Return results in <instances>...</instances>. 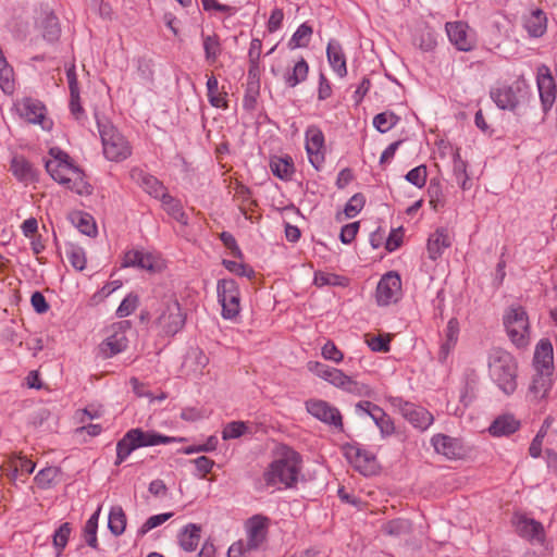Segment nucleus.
Here are the masks:
<instances>
[{
  "label": "nucleus",
  "mask_w": 557,
  "mask_h": 557,
  "mask_svg": "<svg viewBox=\"0 0 557 557\" xmlns=\"http://www.w3.org/2000/svg\"><path fill=\"white\" fill-rule=\"evenodd\" d=\"M301 470V457L293 448L280 445L274 450V458L263 472L267 487H294Z\"/></svg>",
  "instance_id": "nucleus-1"
},
{
  "label": "nucleus",
  "mask_w": 557,
  "mask_h": 557,
  "mask_svg": "<svg viewBox=\"0 0 557 557\" xmlns=\"http://www.w3.org/2000/svg\"><path fill=\"white\" fill-rule=\"evenodd\" d=\"M49 154L51 158L46 161L45 166L55 182L78 195L91 194L92 188L85 180L83 171L71 162L67 153L59 148H51Z\"/></svg>",
  "instance_id": "nucleus-2"
},
{
  "label": "nucleus",
  "mask_w": 557,
  "mask_h": 557,
  "mask_svg": "<svg viewBox=\"0 0 557 557\" xmlns=\"http://www.w3.org/2000/svg\"><path fill=\"white\" fill-rule=\"evenodd\" d=\"M488 373L492 381L506 394L517 389V363L508 351L493 348L488 354Z\"/></svg>",
  "instance_id": "nucleus-3"
},
{
  "label": "nucleus",
  "mask_w": 557,
  "mask_h": 557,
  "mask_svg": "<svg viewBox=\"0 0 557 557\" xmlns=\"http://www.w3.org/2000/svg\"><path fill=\"white\" fill-rule=\"evenodd\" d=\"M98 129L106 159L121 162L132 154L128 140L111 123L98 121Z\"/></svg>",
  "instance_id": "nucleus-4"
},
{
  "label": "nucleus",
  "mask_w": 557,
  "mask_h": 557,
  "mask_svg": "<svg viewBox=\"0 0 557 557\" xmlns=\"http://www.w3.org/2000/svg\"><path fill=\"white\" fill-rule=\"evenodd\" d=\"M504 326L511 343L524 348L530 343V322L527 311L521 306L509 307L503 318Z\"/></svg>",
  "instance_id": "nucleus-5"
},
{
  "label": "nucleus",
  "mask_w": 557,
  "mask_h": 557,
  "mask_svg": "<svg viewBox=\"0 0 557 557\" xmlns=\"http://www.w3.org/2000/svg\"><path fill=\"white\" fill-rule=\"evenodd\" d=\"M186 315L177 299L165 301L159 309V315L156 319V325L165 336H174L185 325Z\"/></svg>",
  "instance_id": "nucleus-6"
},
{
  "label": "nucleus",
  "mask_w": 557,
  "mask_h": 557,
  "mask_svg": "<svg viewBox=\"0 0 557 557\" xmlns=\"http://www.w3.org/2000/svg\"><path fill=\"white\" fill-rule=\"evenodd\" d=\"M388 403L397 410L413 428L425 431L434 421L433 414L425 408L405 400L398 396H388Z\"/></svg>",
  "instance_id": "nucleus-7"
},
{
  "label": "nucleus",
  "mask_w": 557,
  "mask_h": 557,
  "mask_svg": "<svg viewBox=\"0 0 557 557\" xmlns=\"http://www.w3.org/2000/svg\"><path fill=\"white\" fill-rule=\"evenodd\" d=\"M218 299L222 307V317L232 320L239 314V289L232 278H223L218 282Z\"/></svg>",
  "instance_id": "nucleus-8"
},
{
  "label": "nucleus",
  "mask_w": 557,
  "mask_h": 557,
  "mask_svg": "<svg viewBox=\"0 0 557 557\" xmlns=\"http://www.w3.org/2000/svg\"><path fill=\"white\" fill-rule=\"evenodd\" d=\"M401 297V280L396 272L384 274L377 283L375 298L379 306L397 302Z\"/></svg>",
  "instance_id": "nucleus-9"
},
{
  "label": "nucleus",
  "mask_w": 557,
  "mask_h": 557,
  "mask_svg": "<svg viewBox=\"0 0 557 557\" xmlns=\"http://www.w3.org/2000/svg\"><path fill=\"white\" fill-rule=\"evenodd\" d=\"M445 29L449 41L460 51H471L476 45L475 32L465 22H447Z\"/></svg>",
  "instance_id": "nucleus-10"
},
{
  "label": "nucleus",
  "mask_w": 557,
  "mask_h": 557,
  "mask_svg": "<svg viewBox=\"0 0 557 557\" xmlns=\"http://www.w3.org/2000/svg\"><path fill=\"white\" fill-rule=\"evenodd\" d=\"M123 267H138L148 271L158 272L161 271L165 264L164 260L154 251L141 249V250H128L123 258Z\"/></svg>",
  "instance_id": "nucleus-11"
},
{
  "label": "nucleus",
  "mask_w": 557,
  "mask_h": 557,
  "mask_svg": "<svg viewBox=\"0 0 557 557\" xmlns=\"http://www.w3.org/2000/svg\"><path fill=\"white\" fill-rule=\"evenodd\" d=\"M16 110L25 121L39 124L44 129L51 127V122L46 117V107L41 101L33 98H24L16 104Z\"/></svg>",
  "instance_id": "nucleus-12"
},
{
  "label": "nucleus",
  "mask_w": 557,
  "mask_h": 557,
  "mask_svg": "<svg viewBox=\"0 0 557 557\" xmlns=\"http://www.w3.org/2000/svg\"><path fill=\"white\" fill-rule=\"evenodd\" d=\"M346 459L363 475H370L375 470V456L358 444L344 447Z\"/></svg>",
  "instance_id": "nucleus-13"
},
{
  "label": "nucleus",
  "mask_w": 557,
  "mask_h": 557,
  "mask_svg": "<svg viewBox=\"0 0 557 557\" xmlns=\"http://www.w3.org/2000/svg\"><path fill=\"white\" fill-rule=\"evenodd\" d=\"M306 151L312 166L320 170L324 163V135L317 126H310L306 131Z\"/></svg>",
  "instance_id": "nucleus-14"
},
{
  "label": "nucleus",
  "mask_w": 557,
  "mask_h": 557,
  "mask_svg": "<svg viewBox=\"0 0 557 557\" xmlns=\"http://www.w3.org/2000/svg\"><path fill=\"white\" fill-rule=\"evenodd\" d=\"M307 411L318 420L332 426L342 429L343 420L339 410L321 399H310L306 401Z\"/></svg>",
  "instance_id": "nucleus-15"
},
{
  "label": "nucleus",
  "mask_w": 557,
  "mask_h": 557,
  "mask_svg": "<svg viewBox=\"0 0 557 557\" xmlns=\"http://www.w3.org/2000/svg\"><path fill=\"white\" fill-rule=\"evenodd\" d=\"M356 411L366 413L374 421L383 436H388L395 432V425L391 417L377 405L371 401H359L356 405Z\"/></svg>",
  "instance_id": "nucleus-16"
},
{
  "label": "nucleus",
  "mask_w": 557,
  "mask_h": 557,
  "mask_svg": "<svg viewBox=\"0 0 557 557\" xmlns=\"http://www.w3.org/2000/svg\"><path fill=\"white\" fill-rule=\"evenodd\" d=\"M431 444L437 454L447 459H459L466 455V448L461 441L446 434H435L431 438Z\"/></svg>",
  "instance_id": "nucleus-17"
},
{
  "label": "nucleus",
  "mask_w": 557,
  "mask_h": 557,
  "mask_svg": "<svg viewBox=\"0 0 557 557\" xmlns=\"http://www.w3.org/2000/svg\"><path fill=\"white\" fill-rule=\"evenodd\" d=\"M553 387V373L536 372L530 382L527 399L532 404L546 400Z\"/></svg>",
  "instance_id": "nucleus-18"
},
{
  "label": "nucleus",
  "mask_w": 557,
  "mask_h": 557,
  "mask_svg": "<svg viewBox=\"0 0 557 557\" xmlns=\"http://www.w3.org/2000/svg\"><path fill=\"white\" fill-rule=\"evenodd\" d=\"M127 434L131 435L137 448L185 441L183 437L166 436L154 431H144L140 428L131 429L127 431Z\"/></svg>",
  "instance_id": "nucleus-19"
},
{
  "label": "nucleus",
  "mask_w": 557,
  "mask_h": 557,
  "mask_svg": "<svg viewBox=\"0 0 557 557\" xmlns=\"http://www.w3.org/2000/svg\"><path fill=\"white\" fill-rule=\"evenodd\" d=\"M537 88L543 110L548 111L556 99V85L547 66H542L537 74Z\"/></svg>",
  "instance_id": "nucleus-20"
},
{
  "label": "nucleus",
  "mask_w": 557,
  "mask_h": 557,
  "mask_svg": "<svg viewBox=\"0 0 557 557\" xmlns=\"http://www.w3.org/2000/svg\"><path fill=\"white\" fill-rule=\"evenodd\" d=\"M533 366L535 372L553 373L554 349L548 338H542L535 346Z\"/></svg>",
  "instance_id": "nucleus-21"
},
{
  "label": "nucleus",
  "mask_w": 557,
  "mask_h": 557,
  "mask_svg": "<svg viewBox=\"0 0 557 557\" xmlns=\"http://www.w3.org/2000/svg\"><path fill=\"white\" fill-rule=\"evenodd\" d=\"M132 180L137 183L147 194L156 199H161L165 195V186L154 176L135 168L131 171Z\"/></svg>",
  "instance_id": "nucleus-22"
},
{
  "label": "nucleus",
  "mask_w": 557,
  "mask_h": 557,
  "mask_svg": "<svg viewBox=\"0 0 557 557\" xmlns=\"http://www.w3.org/2000/svg\"><path fill=\"white\" fill-rule=\"evenodd\" d=\"M517 533L530 541H537L542 543L545 537V532L542 523L528 518L525 516H516L513 520Z\"/></svg>",
  "instance_id": "nucleus-23"
},
{
  "label": "nucleus",
  "mask_w": 557,
  "mask_h": 557,
  "mask_svg": "<svg viewBox=\"0 0 557 557\" xmlns=\"http://www.w3.org/2000/svg\"><path fill=\"white\" fill-rule=\"evenodd\" d=\"M267 537V519L261 516H253L247 523V542L248 550L258 549Z\"/></svg>",
  "instance_id": "nucleus-24"
},
{
  "label": "nucleus",
  "mask_w": 557,
  "mask_h": 557,
  "mask_svg": "<svg viewBox=\"0 0 557 557\" xmlns=\"http://www.w3.org/2000/svg\"><path fill=\"white\" fill-rule=\"evenodd\" d=\"M518 90V87L515 88L509 85H502L491 90V98L499 109L513 110L519 102Z\"/></svg>",
  "instance_id": "nucleus-25"
},
{
  "label": "nucleus",
  "mask_w": 557,
  "mask_h": 557,
  "mask_svg": "<svg viewBox=\"0 0 557 557\" xmlns=\"http://www.w3.org/2000/svg\"><path fill=\"white\" fill-rule=\"evenodd\" d=\"M327 61L333 71L339 76L347 75L346 57L337 40H330L326 47Z\"/></svg>",
  "instance_id": "nucleus-26"
},
{
  "label": "nucleus",
  "mask_w": 557,
  "mask_h": 557,
  "mask_svg": "<svg viewBox=\"0 0 557 557\" xmlns=\"http://www.w3.org/2000/svg\"><path fill=\"white\" fill-rule=\"evenodd\" d=\"M13 175L23 183H32L37 178V171L23 156H14L11 160Z\"/></svg>",
  "instance_id": "nucleus-27"
},
{
  "label": "nucleus",
  "mask_w": 557,
  "mask_h": 557,
  "mask_svg": "<svg viewBox=\"0 0 557 557\" xmlns=\"http://www.w3.org/2000/svg\"><path fill=\"white\" fill-rule=\"evenodd\" d=\"M308 369L314 373L317 376L325 380L332 385L339 387L343 385V380L345 379V373L336 368L329 367L321 362H309Z\"/></svg>",
  "instance_id": "nucleus-28"
},
{
  "label": "nucleus",
  "mask_w": 557,
  "mask_h": 557,
  "mask_svg": "<svg viewBox=\"0 0 557 557\" xmlns=\"http://www.w3.org/2000/svg\"><path fill=\"white\" fill-rule=\"evenodd\" d=\"M523 25L530 37H542L547 28L546 14L542 10L536 9L525 16Z\"/></svg>",
  "instance_id": "nucleus-29"
},
{
  "label": "nucleus",
  "mask_w": 557,
  "mask_h": 557,
  "mask_svg": "<svg viewBox=\"0 0 557 557\" xmlns=\"http://www.w3.org/2000/svg\"><path fill=\"white\" fill-rule=\"evenodd\" d=\"M520 428V422L512 414H503L497 417L488 428L493 436H507L515 433Z\"/></svg>",
  "instance_id": "nucleus-30"
},
{
  "label": "nucleus",
  "mask_w": 557,
  "mask_h": 557,
  "mask_svg": "<svg viewBox=\"0 0 557 557\" xmlns=\"http://www.w3.org/2000/svg\"><path fill=\"white\" fill-rule=\"evenodd\" d=\"M201 528L195 523L187 524L178 535L180 546L185 552L196 550L200 541Z\"/></svg>",
  "instance_id": "nucleus-31"
},
{
  "label": "nucleus",
  "mask_w": 557,
  "mask_h": 557,
  "mask_svg": "<svg viewBox=\"0 0 557 557\" xmlns=\"http://www.w3.org/2000/svg\"><path fill=\"white\" fill-rule=\"evenodd\" d=\"M127 338L124 332H116L110 335L100 346L101 352L106 358H110L122 352L127 347Z\"/></svg>",
  "instance_id": "nucleus-32"
},
{
  "label": "nucleus",
  "mask_w": 557,
  "mask_h": 557,
  "mask_svg": "<svg viewBox=\"0 0 557 557\" xmlns=\"http://www.w3.org/2000/svg\"><path fill=\"white\" fill-rule=\"evenodd\" d=\"M270 169L273 175L284 181H289L295 171L293 159L289 156L271 158Z\"/></svg>",
  "instance_id": "nucleus-33"
},
{
  "label": "nucleus",
  "mask_w": 557,
  "mask_h": 557,
  "mask_svg": "<svg viewBox=\"0 0 557 557\" xmlns=\"http://www.w3.org/2000/svg\"><path fill=\"white\" fill-rule=\"evenodd\" d=\"M207 96L209 103L214 108H227V92L220 89L219 82L214 75L208 77Z\"/></svg>",
  "instance_id": "nucleus-34"
},
{
  "label": "nucleus",
  "mask_w": 557,
  "mask_h": 557,
  "mask_svg": "<svg viewBox=\"0 0 557 557\" xmlns=\"http://www.w3.org/2000/svg\"><path fill=\"white\" fill-rule=\"evenodd\" d=\"M309 72V65L305 59H300L295 63L293 69L284 74V83L294 88L298 84L305 82L307 79Z\"/></svg>",
  "instance_id": "nucleus-35"
},
{
  "label": "nucleus",
  "mask_w": 557,
  "mask_h": 557,
  "mask_svg": "<svg viewBox=\"0 0 557 557\" xmlns=\"http://www.w3.org/2000/svg\"><path fill=\"white\" fill-rule=\"evenodd\" d=\"M162 203V208L166 211V213L172 216L174 220H176L180 223L186 224L187 218L183 210V206L181 201L174 197H172L170 194L163 195V197L160 199Z\"/></svg>",
  "instance_id": "nucleus-36"
},
{
  "label": "nucleus",
  "mask_w": 557,
  "mask_h": 557,
  "mask_svg": "<svg viewBox=\"0 0 557 557\" xmlns=\"http://www.w3.org/2000/svg\"><path fill=\"white\" fill-rule=\"evenodd\" d=\"M108 528L112 534L120 536L126 528V515L121 506H113L109 512Z\"/></svg>",
  "instance_id": "nucleus-37"
},
{
  "label": "nucleus",
  "mask_w": 557,
  "mask_h": 557,
  "mask_svg": "<svg viewBox=\"0 0 557 557\" xmlns=\"http://www.w3.org/2000/svg\"><path fill=\"white\" fill-rule=\"evenodd\" d=\"M40 29L44 39L48 42H55L61 34L58 17L53 14H47L40 23Z\"/></svg>",
  "instance_id": "nucleus-38"
},
{
  "label": "nucleus",
  "mask_w": 557,
  "mask_h": 557,
  "mask_svg": "<svg viewBox=\"0 0 557 557\" xmlns=\"http://www.w3.org/2000/svg\"><path fill=\"white\" fill-rule=\"evenodd\" d=\"M312 35V28L311 26L307 25L306 23L301 24L296 32L293 34L292 38L289 39L287 46L290 50L297 49V48H304L307 47L310 42V38Z\"/></svg>",
  "instance_id": "nucleus-39"
},
{
  "label": "nucleus",
  "mask_w": 557,
  "mask_h": 557,
  "mask_svg": "<svg viewBox=\"0 0 557 557\" xmlns=\"http://www.w3.org/2000/svg\"><path fill=\"white\" fill-rule=\"evenodd\" d=\"M101 507H99L87 520L84 527V537L86 543L92 547L98 548L97 529Z\"/></svg>",
  "instance_id": "nucleus-40"
},
{
  "label": "nucleus",
  "mask_w": 557,
  "mask_h": 557,
  "mask_svg": "<svg viewBox=\"0 0 557 557\" xmlns=\"http://www.w3.org/2000/svg\"><path fill=\"white\" fill-rule=\"evenodd\" d=\"M382 531L391 536H401L411 531V523L407 519L398 518L382 525Z\"/></svg>",
  "instance_id": "nucleus-41"
},
{
  "label": "nucleus",
  "mask_w": 557,
  "mask_h": 557,
  "mask_svg": "<svg viewBox=\"0 0 557 557\" xmlns=\"http://www.w3.org/2000/svg\"><path fill=\"white\" fill-rule=\"evenodd\" d=\"M313 284L318 287L323 286H347L348 280L344 276L332 274V273H325L322 271H317L314 273Z\"/></svg>",
  "instance_id": "nucleus-42"
},
{
  "label": "nucleus",
  "mask_w": 557,
  "mask_h": 557,
  "mask_svg": "<svg viewBox=\"0 0 557 557\" xmlns=\"http://www.w3.org/2000/svg\"><path fill=\"white\" fill-rule=\"evenodd\" d=\"M72 220L81 233L90 237L97 233L96 223L90 214L77 212Z\"/></svg>",
  "instance_id": "nucleus-43"
},
{
  "label": "nucleus",
  "mask_w": 557,
  "mask_h": 557,
  "mask_svg": "<svg viewBox=\"0 0 557 557\" xmlns=\"http://www.w3.org/2000/svg\"><path fill=\"white\" fill-rule=\"evenodd\" d=\"M399 122V117L391 112L385 111L382 113L376 114L373 117V126L380 132V133H386L389 129H392L397 123Z\"/></svg>",
  "instance_id": "nucleus-44"
},
{
  "label": "nucleus",
  "mask_w": 557,
  "mask_h": 557,
  "mask_svg": "<svg viewBox=\"0 0 557 557\" xmlns=\"http://www.w3.org/2000/svg\"><path fill=\"white\" fill-rule=\"evenodd\" d=\"M138 449L127 432L116 443V459L115 466H120L134 450Z\"/></svg>",
  "instance_id": "nucleus-45"
},
{
  "label": "nucleus",
  "mask_w": 557,
  "mask_h": 557,
  "mask_svg": "<svg viewBox=\"0 0 557 557\" xmlns=\"http://www.w3.org/2000/svg\"><path fill=\"white\" fill-rule=\"evenodd\" d=\"M65 255L69 262L76 271H83L86 268V252L82 246H70L66 249Z\"/></svg>",
  "instance_id": "nucleus-46"
},
{
  "label": "nucleus",
  "mask_w": 557,
  "mask_h": 557,
  "mask_svg": "<svg viewBox=\"0 0 557 557\" xmlns=\"http://www.w3.org/2000/svg\"><path fill=\"white\" fill-rule=\"evenodd\" d=\"M202 45L206 54V60L214 63L221 53V46L218 36H203Z\"/></svg>",
  "instance_id": "nucleus-47"
},
{
  "label": "nucleus",
  "mask_w": 557,
  "mask_h": 557,
  "mask_svg": "<svg viewBox=\"0 0 557 557\" xmlns=\"http://www.w3.org/2000/svg\"><path fill=\"white\" fill-rule=\"evenodd\" d=\"M446 342L441 346V358L445 359L451 349L455 346L458 337V323L456 320L451 319L448 321L447 330H446Z\"/></svg>",
  "instance_id": "nucleus-48"
},
{
  "label": "nucleus",
  "mask_w": 557,
  "mask_h": 557,
  "mask_svg": "<svg viewBox=\"0 0 557 557\" xmlns=\"http://www.w3.org/2000/svg\"><path fill=\"white\" fill-rule=\"evenodd\" d=\"M249 430V426L244 421H232L227 423L222 431V438L224 441L235 440L244 435Z\"/></svg>",
  "instance_id": "nucleus-49"
},
{
  "label": "nucleus",
  "mask_w": 557,
  "mask_h": 557,
  "mask_svg": "<svg viewBox=\"0 0 557 557\" xmlns=\"http://www.w3.org/2000/svg\"><path fill=\"white\" fill-rule=\"evenodd\" d=\"M338 388H342L348 393H351L357 396H370L371 388L361 382L354 381L350 376L345 374V379L343 380V385H339Z\"/></svg>",
  "instance_id": "nucleus-50"
},
{
  "label": "nucleus",
  "mask_w": 557,
  "mask_h": 557,
  "mask_svg": "<svg viewBox=\"0 0 557 557\" xmlns=\"http://www.w3.org/2000/svg\"><path fill=\"white\" fill-rule=\"evenodd\" d=\"M71 525L69 522L62 523L53 534V546L57 550V555H60L61 552L67 544L69 537L71 535Z\"/></svg>",
  "instance_id": "nucleus-51"
},
{
  "label": "nucleus",
  "mask_w": 557,
  "mask_h": 557,
  "mask_svg": "<svg viewBox=\"0 0 557 557\" xmlns=\"http://www.w3.org/2000/svg\"><path fill=\"white\" fill-rule=\"evenodd\" d=\"M172 516H173V512H165V513H159V515L149 517L146 520V522L139 528L138 534L145 535L152 529H154V528L161 525L162 523H164L165 521H168Z\"/></svg>",
  "instance_id": "nucleus-52"
},
{
  "label": "nucleus",
  "mask_w": 557,
  "mask_h": 557,
  "mask_svg": "<svg viewBox=\"0 0 557 557\" xmlns=\"http://www.w3.org/2000/svg\"><path fill=\"white\" fill-rule=\"evenodd\" d=\"M426 176H428L426 166L419 165V166H416L414 169H411L406 174V180L409 183H411L412 185H414L416 187L422 188L426 183Z\"/></svg>",
  "instance_id": "nucleus-53"
},
{
  "label": "nucleus",
  "mask_w": 557,
  "mask_h": 557,
  "mask_svg": "<svg viewBox=\"0 0 557 557\" xmlns=\"http://www.w3.org/2000/svg\"><path fill=\"white\" fill-rule=\"evenodd\" d=\"M138 297L136 295H127L116 309V315L119 318H125L132 314L137 308Z\"/></svg>",
  "instance_id": "nucleus-54"
},
{
  "label": "nucleus",
  "mask_w": 557,
  "mask_h": 557,
  "mask_svg": "<svg viewBox=\"0 0 557 557\" xmlns=\"http://www.w3.org/2000/svg\"><path fill=\"white\" fill-rule=\"evenodd\" d=\"M454 174L456 176L457 183L461 186V188L467 189V165L459 154H457L454 159Z\"/></svg>",
  "instance_id": "nucleus-55"
},
{
  "label": "nucleus",
  "mask_w": 557,
  "mask_h": 557,
  "mask_svg": "<svg viewBox=\"0 0 557 557\" xmlns=\"http://www.w3.org/2000/svg\"><path fill=\"white\" fill-rule=\"evenodd\" d=\"M222 264L230 272H232L236 275H239V276L250 277L253 274V270L250 267H248L247 264L242 263V262L223 259Z\"/></svg>",
  "instance_id": "nucleus-56"
},
{
  "label": "nucleus",
  "mask_w": 557,
  "mask_h": 557,
  "mask_svg": "<svg viewBox=\"0 0 557 557\" xmlns=\"http://www.w3.org/2000/svg\"><path fill=\"white\" fill-rule=\"evenodd\" d=\"M58 474V469L53 467H47L41 469L35 476V481L39 487L47 488L50 486L52 481Z\"/></svg>",
  "instance_id": "nucleus-57"
},
{
  "label": "nucleus",
  "mask_w": 557,
  "mask_h": 557,
  "mask_svg": "<svg viewBox=\"0 0 557 557\" xmlns=\"http://www.w3.org/2000/svg\"><path fill=\"white\" fill-rule=\"evenodd\" d=\"M364 206V197L361 194L354 195L345 206L344 212L347 218L356 216Z\"/></svg>",
  "instance_id": "nucleus-58"
},
{
  "label": "nucleus",
  "mask_w": 557,
  "mask_h": 557,
  "mask_svg": "<svg viewBox=\"0 0 557 557\" xmlns=\"http://www.w3.org/2000/svg\"><path fill=\"white\" fill-rule=\"evenodd\" d=\"M322 356L326 360H331L333 362H341L344 358L343 352L336 347V345L327 341L322 347Z\"/></svg>",
  "instance_id": "nucleus-59"
},
{
  "label": "nucleus",
  "mask_w": 557,
  "mask_h": 557,
  "mask_svg": "<svg viewBox=\"0 0 557 557\" xmlns=\"http://www.w3.org/2000/svg\"><path fill=\"white\" fill-rule=\"evenodd\" d=\"M367 344L372 351L387 352L389 350V336H372L367 339Z\"/></svg>",
  "instance_id": "nucleus-60"
},
{
  "label": "nucleus",
  "mask_w": 557,
  "mask_h": 557,
  "mask_svg": "<svg viewBox=\"0 0 557 557\" xmlns=\"http://www.w3.org/2000/svg\"><path fill=\"white\" fill-rule=\"evenodd\" d=\"M359 230V223L352 222L342 227L339 237L343 244H350Z\"/></svg>",
  "instance_id": "nucleus-61"
},
{
  "label": "nucleus",
  "mask_w": 557,
  "mask_h": 557,
  "mask_svg": "<svg viewBox=\"0 0 557 557\" xmlns=\"http://www.w3.org/2000/svg\"><path fill=\"white\" fill-rule=\"evenodd\" d=\"M283 18H284L283 11L281 9H274L271 12L270 18L268 21V30L270 33H274L277 29H280L282 26Z\"/></svg>",
  "instance_id": "nucleus-62"
},
{
  "label": "nucleus",
  "mask_w": 557,
  "mask_h": 557,
  "mask_svg": "<svg viewBox=\"0 0 557 557\" xmlns=\"http://www.w3.org/2000/svg\"><path fill=\"white\" fill-rule=\"evenodd\" d=\"M451 240L450 232L447 228H438L434 234H432L428 244H449Z\"/></svg>",
  "instance_id": "nucleus-63"
},
{
  "label": "nucleus",
  "mask_w": 557,
  "mask_h": 557,
  "mask_svg": "<svg viewBox=\"0 0 557 557\" xmlns=\"http://www.w3.org/2000/svg\"><path fill=\"white\" fill-rule=\"evenodd\" d=\"M30 302L35 311L38 313H45L49 309V305L46 301L45 296L40 292H35L32 295Z\"/></svg>",
  "instance_id": "nucleus-64"
}]
</instances>
